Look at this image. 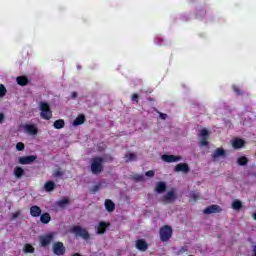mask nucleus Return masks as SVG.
<instances>
[{
  "instance_id": "f257e3e1",
  "label": "nucleus",
  "mask_w": 256,
  "mask_h": 256,
  "mask_svg": "<svg viewBox=\"0 0 256 256\" xmlns=\"http://www.w3.org/2000/svg\"><path fill=\"white\" fill-rule=\"evenodd\" d=\"M104 159L103 157H93L91 160V171L93 175H99L104 171Z\"/></svg>"
},
{
  "instance_id": "f03ea898",
  "label": "nucleus",
  "mask_w": 256,
  "mask_h": 256,
  "mask_svg": "<svg viewBox=\"0 0 256 256\" xmlns=\"http://www.w3.org/2000/svg\"><path fill=\"white\" fill-rule=\"evenodd\" d=\"M70 232H73L76 236H81L84 240H89L91 238L89 230L83 228V226H79V224H74V226L70 228Z\"/></svg>"
},
{
  "instance_id": "7ed1b4c3",
  "label": "nucleus",
  "mask_w": 256,
  "mask_h": 256,
  "mask_svg": "<svg viewBox=\"0 0 256 256\" xmlns=\"http://www.w3.org/2000/svg\"><path fill=\"white\" fill-rule=\"evenodd\" d=\"M159 234L160 240H162V242H167L168 240H170V238H172V226H170V224H164L163 226L160 227Z\"/></svg>"
},
{
  "instance_id": "20e7f679",
  "label": "nucleus",
  "mask_w": 256,
  "mask_h": 256,
  "mask_svg": "<svg viewBox=\"0 0 256 256\" xmlns=\"http://www.w3.org/2000/svg\"><path fill=\"white\" fill-rule=\"evenodd\" d=\"M40 110H41V117L42 119H51V117H53V112L52 109L49 105V103H47V101H41L40 103Z\"/></svg>"
},
{
  "instance_id": "39448f33",
  "label": "nucleus",
  "mask_w": 256,
  "mask_h": 256,
  "mask_svg": "<svg viewBox=\"0 0 256 256\" xmlns=\"http://www.w3.org/2000/svg\"><path fill=\"white\" fill-rule=\"evenodd\" d=\"M55 238L54 232H48L47 234H41L39 236L40 245L43 247L49 246Z\"/></svg>"
},
{
  "instance_id": "423d86ee",
  "label": "nucleus",
  "mask_w": 256,
  "mask_h": 256,
  "mask_svg": "<svg viewBox=\"0 0 256 256\" xmlns=\"http://www.w3.org/2000/svg\"><path fill=\"white\" fill-rule=\"evenodd\" d=\"M66 250H67V248H66L64 242H62V241L54 242L52 245V251L57 256H63L64 254H66Z\"/></svg>"
},
{
  "instance_id": "0eeeda50",
  "label": "nucleus",
  "mask_w": 256,
  "mask_h": 256,
  "mask_svg": "<svg viewBox=\"0 0 256 256\" xmlns=\"http://www.w3.org/2000/svg\"><path fill=\"white\" fill-rule=\"evenodd\" d=\"M162 203H175L177 201V193L174 190L168 191L161 199Z\"/></svg>"
},
{
  "instance_id": "6e6552de",
  "label": "nucleus",
  "mask_w": 256,
  "mask_h": 256,
  "mask_svg": "<svg viewBox=\"0 0 256 256\" xmlns=\"http://www.w3.org/2000/svg\"><path fill=\"white\" fill-rule=\"evenodd\" d=\"M200 135H201V139H200V145H202L203 147H207L209 145V131L208 129H201L200 130Z\"/></svg>"
},
{
  "instance_id": "1a4fd4ad",
  "label": "nucleus",
  "mask_w": 256,
  "mask_h": 256,
  "mask_svg": "<svg viewBox=\"0 0 256 256\" xmlns=\"http://www.w3.org/2000/svg\"><path fill=\"white\" fill-rule=\"evenodd\" d=\"M36 159L37 155H26L24 157H19V163H21V165H30L31 163H34Z\"/></svg>"
},
{
  "instance_id": "9d476101",
  "label": "nucleus",
  "mask_w": 256,
  "mask_h": 256,
  "mask_svg": "<svg viewBox=\"0 0 256 256\" xmlns=\"http://www.w3.org/2000/svg\"><path fill=\"white\" fill-rule=\"evenodd\" d=\"M111 227V222H105V220H100L97 226V233L98 234H105L107 229Z\"/></svg>"
},
{
  "instance_id": "9b49d317",
  "label": "nucleus",
  "mask_w": 256,
  "mask_h": 256,
  "mask_svg": "<svg viewBox=\"0 0 256 256\" xmlns=\"http://www.w3.org/2000/svg\"><path fill=\"white\" fill-rule=\"evenodd\" d=\"M174 171L176 173H189L190 172V167L188 165V163H178L175 168Z\"/></svg>"
},
{
  "instance_id": "f8f14e48",
  "label": "nucleus",
  "mask_w": 256,
  "mask_h": 256,
  "mask_svg": "<svg viewBox=\"0 0 256 256\" xmlns=\"http://www.w3.org/2000/svg\"><path fill=\"white\" fill-rule=\"evenodd\" d=\"M222 209L219 205H210V207H206L204 209L205 215H212L213 213H221Z\"/></svg>"
},
{
  "instance_id": "ddd939ff",
  "label": "nucleus",
  "mask_w": 256,
  "mask_h": 256,
  "mask_svg": "<svg viewBox=\"0 0 256 256\" xmlns=\"http://www.w3.org/2000/svg\"><path fill=\"white\" fill-rule=\"evenodd\" d=\"M135 246L138 248V250L142 251L148 250L149 248V244L144 238H138V240L135 242Z\"/></svg>"
},
{
  "instance_id": "4468645a",
  "label": "nucleus",
  "mask_w": 256,
  "mask_h": 256,
  "mask_svg": "<svg viewBox=\"0 0 256 256\" xmlns=\"http://www.w3.org/2000/svg\"><path fill=\"white\" fill-rule=\"evenodd\" d=\"M162 160L166 163H175L181 161V156L179 155H162Z\"/></svg>"
},
{
  "instance_id": "2eb2a0df",
  "label": "nucleus",
  "mask_w": 256,
  "mask_h": 256,
  "mask_svg": "<svg viewBox=\"0 0 256 256\" xmlns=\"http://www.w3.org/2000/svg\"><path fill=\"white\" fill-rule=\"evenodd\" d=\"M41 213V207H39L38 205H33L32 207H30L31 217H41Z\"/></svg>"
},
{
  "instance_id": "dca6fc26",
  "label": "nucleus",
  "mask_w": 256,
  "mask_h": 256,
  "mask_svg": "<svg viewBox=\"0 0 256 256\" xmlns=\"http://www.w3.org/2000/svg\"><path fill=\"white\" fill-rule=\"evenodd\" d=\"M25 131H27V133H30L31 135H37V133L39 132V129H37L36 125L33 124H26L24 126Z\"/></svg>"
},
{
  "instance_id": "f3484780",
  "label": "nucleus",
  "mask_w": 256,
  "mask_h": 256,
  "mask_svg": "<svg viewBox=\"0 0 256 256\" xmlns=\"http://www.w3.org/2000/svg\"><path fill=\"white\" fill-rule=\"evenodd\" d=\"M86 121V117L84 115V113H81L80 115H78L74 121H73V125L77 126V125H82L83 123H85Z\"/></svg>"
},
{
  "instance_id": "a211bd4d",
  "label": "nucleus",
  "mask_w": 256,
  "mask_h": 256,
  "mask_svg": "<svg viewBox=\"0 0 256 256\" xmlns=\"http://www.w3.org/2000/svg\"><path fill=\"white\" fill-rule=\"evenodd\" d=\"M105 208H106V211H108V213H113V211H115V203H113L111 199H106Z\"/></svg>"
},
{
  "instance_id": "6ab92c4d",
  "label": "nucleus",
  "mask_w": 256,
  "mask_h": 256,
  "mask_svg": "<svg viewBox=\"0 0 256 256\" xmlns=\"http://www.w3.org/2000/svg\"><path fill=\"white\" fill-rule=\"evenodd\" d=\"M51 221V215L50 213H41L40 215V222L43 224V225H48V223H50Z\"/></svg>"
},
{
  "instance_id": "aec40b11",
  "label": "nucleus",
  "mask_w": 256,
  "mask_h": 256,
  "mask_svg": "<svg viewBox=\"0 0 256 256\" xmlns=\"http://www.w3.org/2000/svg\"><path fill=\"white\" fill-rule=\"evenodd\" d=\"M44 189L48 193H51L52 191H54V189H56V183L54 181H47L44 185Z\"/></svg>"
},
{
  "instance_id": "412c9836",
  "label": "nucleus",
  "mask_w": 256,
  "mask_h": 256,
  "mask_svg": "<svg viewBox=\"0 0 256 256\" xmlns=\"http://www.w3.org/2000/svg\"><path fill=\"white\" fill-rule=\"evenodd\" d=\"M166 189H167V185L163 181H160L159 183H157V185L155 187V191L157 193H164L166 191Z\"/></svg>"
},
{
  "instance_id": "4be33fe9",
  "label": "nucleus",
  "mask_w": 256,
  "mask_h": 256,
  "mask_svg": "<svg viewBox=\"0 0 256 256\" xmlns=\"http://www.w3.org/2000/svg\"><path fill=\"white\" fill-rule=\"evenodd\" d=\"M225 153V149L218 147V149H216L214 153H212V158L218 159V157H222L223 155H225Z\"/></svg>"
},
{
  "instance_id": "5701e85b",
  "label": "nucleus",
  "mask_w": 256,
  "mask_h": 256,
  "mask_svg": "<svg viewBox=\"0 0 256 256\" xmlns=\"http://www.w3.org/2000/svg\"><path fill=\"white\" fill-rule=\"evenodd\" d=\"M234 149H241L245 145V141L243 139H234L232 143Z\"/></svg>"
},
{
  "instance_id": "b1692460",
  "label": "nucleus",
  "mask_w": 256,
  "mask_h": 256,
  "mask_svg": "<svg viewBox=\"0 0 256 256\" xmlns=\"http://www.w3.org/2000/svg\"><path fill=\"white\" fill-rule=\"evenodd\" d=\"M16 81H17L18 85H22V87H24V85H28V83H29L27 76H18L16 78Z\"/></svg>"
},
{
  "instance_id": "393cba45",
  "label": "nucleus",
  "mask_w": 256,
  "mask_h": 256,
  "mask_svg": "<svg viewBox=\"0 0 256 256\" xmlns=\"http://www.w3.org/2000/svg\"><path fill=\"white\" fill-rule=\"evenodd\" d=\"M53 126L55 127V129H63V127H65V120L64 119H56V121H54Z\"/></svg>"
},
{
  "instance_id": "a878e982",
  "label": "nucleus",
  "mask_w": 256,
  "mask_h": 256,
  "mask_svg": "<svg viewBox=\"0 0 256 256\" xmlns=\"http://www.w3.org/2000/svg\"><path fill=\"white\" fill-rule=\"evenodd\" d=\"M69 203H70L69 199L67 197H64L63 199L58 201L57 205L58 207H60V209H65V207H67Z\"/></svg>"
},
{
  "instance_id": "bb28decb",
  "label": "nucleus",
  "mask_w": 256,
  "mask_h": 256,
  "mask_svg": "<svg viewBox=\"0 0 256 256\" xmlns=\"http://www.w3.org/2000/svg\"><path fill=\"white\" fill-rule=\"evenodd\" d=\"M242 207V201H239L238 199H235V201H233L232 209H234V211H240Z\"/></svg>"
},
{
  "instance_id": "cd10ccee",
  "label": "nucleus",
  "mask_w": 256,
  "mask_h": 256,
  "mask_svg": "<svg viewBox=\"0 0 256 256\" xmlns=\"http://www.w3.org/2000/svg\"><path fill=\"white\" fill-rule=\"evenodd\" d=\"M23 250L25 253H33L35 252V246H33V244L27 243L24 244Z\"/></svg>"
},
{
  "instance_id": "c85d7f7f",
  "label": "nucleus",
  "mask_w": 256,
  "mask_h": 256,
  "mask_svg": "<svg viewBox=\"0 0 256 256\" xmlns=\"http://www.w3.org/2000/svg\"><path fill=\"white\" fill-rule=\"evenodd\" d=\"M24 173L25 172H24V169L22 167H15V169H14L15 177L20 179L21 177H23Z\"/></svg>"
},
{
  "instance_id": "c756f323",
  "label": "nucleus",
  "mask_w": 256,
  "mask_h": 256,
  "mask_svg": "<svg viewBox=\"0 0 256 256\" xmlns=\"http://www.w3.org/2000/svg\"><path fill=\"white\" fill-rule=\"evenodd\" d=\"M207 14V10L205 8H200L196 12V18L202 19Z\"/></svg>"
},
{
  "instance_id": "7c9ffc66",
  "label": "nucleus",
  "mask_w": 256,
  "mask_h": 256,
  "mask_svg": "<svg viewBox=\"0 0 256 256\" xmlns=\"http://www.w3.org/2000/svg\"><path fill=\"white\" fill-rule=\"evenodd\" d=\"M126 163H129L130 161H135L137 159V156L135 153H126Z\"/></svg>"
},
{
  "instance_id": "2f4dec72",
  "label": "nucleus",
  "mask_w": 256,
  "mask_h": 256,
  "mask_svg": "<svg viewBox=\"0 0 256 256\" xmlns=\"http://www.w3.org/2000/svg\"><path fill=\"white\" fill-rule=\"evenodd\" d=\"M249 162V159H247V157L243 156V157H239L237 159V163L241 166L247 165V163Z\"/></svg>"
},
{
  "instance_id": "473e14b6",
  "label": "nucleus",
  "mask_w": 256,
  "mask_h": 256,
  "mask_svg": "<svg viewBox=\"0 0 256 256\" xmlns=\"http://www.w3.org/2000/svg\"><path fill=\"white\" fill-rule=\"evenodd\" d=\"M102 159H104L103 163H105V161L106 162H112L114 157H112V155L106 154V155H103Z\"/></svg>"
},
{
  "instance_id": "72a5a7b5",
  "label": "nucleus",
  "mask_w": 256,
  "mask_h": 256,
  "mask_svg": "<svg viewBox=\"0 0 256 256\" xmlns=\"http://www.w3.org/2000/svg\"><path fill=\"white\" fill-rule=\"evenodd\" d=\"M101 187H102L101 183H99L98 185H94V187H92L90 189V192L91 193H97L98 191H100Z\"/></svg>"
},
{
  "instance_id": "f704fd0d",
  "label": "nucleus",
  "mask_w": 256,
  "mask_h": 256,
  "mask_svg": "<svg viewBox=\"0 0 256 256\" xmlns=\"http://www.w3.org/2000/svg\"><path fill=\"white\" fill-rule=\"evenodd\" d=\"M6 93H7V89L5 88L4 84H0V97H4Z\"/></svg>"
},
{
  "instance_id": "c9c22d12",
  "label": "nucleus",
  "mask_w": 256,
  "mask_h": 256,
  "mask_svg": "<svg viewBox=\"0 0 256 256\" xmlns=\"http://www.w3.org/2000/svg\"><path fill=\"white\" fill-rule=\"evenodd\" d=\"M16 149H17L18 151H24V149H25V144H24L22 141H20L19 143H17Z\"/></svg>"
},
{
  "instance_id": "e433bc0d",
  "label": "nucleus",
  "mask_w": 256,
  "mask_h": 256,
  "mask_svg": "<svg viewBox=\"0 0 256 256\" xmlns=\"http://www.w3.org/2000/svg\"><path fill=\"white\" fill-rule=\"evenodd\" d=\"M190 197H191V199H193V201H198V199H200V193L192 192L190 194Z\"/></svg>"
},
{
  "instance_id": "4c0bfd02",
  "label": "nucleus",
  "mask_w": 256,
  "mask_h": 256,
  "mask_svg": "<svg viewBox=\"0 0 256 256\" xmlns=\"http://www.w3.org/2000/svg\"><path fill=\"white\" fill-rule=\"evenodd\" d=\"M63 175H64V173H63V171H61V169H57L53 173V177H62Z\"/></svg>"
},
{
  "instance_id": "58836bf2",
  "label": "nucleus",
  "mask_w": 256,
  "mask_h": 256,
  "mask_svg": "<svg viewBox=\"0 0 256 256\" xmlns=\"http://www.w3.org/2000/svg\"><path fill=\"white\" fill-rule=\"evenodd\" d=\"M131 100L135 101L136 103H139V94L138 93H132Z\"/></svg>"
},
{
  "instance_id": "ea45409f",
  "label": "nucleus",
  "mask_w": 256,
  "mask_h": 256,
  "mask_svg": "<svg viewBox=\"0 0 256 256\" xmlns=\"http://www.w3.org/2000/svg\"><path fill=\"white\" fill-rule=\"evenodd\" d=\"M232 88H233V91H235V93L237 95H243L242 89L238 88V86H232Z\"/></svg>"
},
{
  "instance_id": "a19ab883",
  "label": "nucleus",
  "mask_w": 256,
  "mask_h": 256,
  "mask_svg": "<svg viewBox=\"0 0 256 256\" xmlns=\"http://www.w3.org/2000/svg\"><path fill=\"white\" fill-rule=\"evenodd\" d=\"M135 181H145L144 175H134Z\"/></svg>"
},
{
  "instance_id": "79ce46f5",
  "label": "nucleus",
  "mask_w": 256,
  "mask_h": 256,
  "mask_svg": "<svg viewBox=\"0 0 256 256\" xmlns=\"http://www.w3.org/2000/svg\"><path fill=\"white\" fill-rule=\"evenodd\" d=\"M146 177H155V172L152 170L146 171Z\"/></svg>"
},
{
  "instance_id": "37998d69",
  "label": "nucleus",
  "mask_w": 256,
  "mask_h": 256,
  "mask_svg": "<svg viewBox=\"0 0 256 256\" xmlns=\"http://www.w3.org/2000/svg\"><path fill=\"white\" fill-rule=\"evenodd\" d=\"M187 250V246H181L180 250L178 251V254H183V252H187Z\"/></svg>"
},
{
  "instance_id": "c03bdc74",
  "label": "nucleus",
  "mask_w": 256,
  "mask_h": 256,
  "mask_svg": "<svg viewBox=\"0 0 256 256\" xmlns=\"http://www.w3.org/2000/svg\"><path fill=\"white\" fill-rule=\"evenodd\" d=\"M252 256H256V244L252 247Z\"/></svg>"
},
{
  "instance_id": "a18cd8bd",
  "label": "nucleus",
  "mask_w": 256,
  "mask_h": 256,
  "mask_svg": "<svg viewBox=\"0 0 256 256\" xmlns=\"http://www.w3.org/2000/svg\"><path fill=\"white\" fill-rule=\"evenodd\" d=\"M4 119H5L4 113H0V123H3Z\"/></svg>"
},
{
  "instance_id": "49530a36",
  "label": "nucleus",
  "mask_w": 256,
  "mask_h": 256,
  "mask_svg": "<svg viewBox=\"0 0 256 256\" xmlns=\"http://www.w3.org/2000/svg\"><path fill=\"white\" fill-rule=\"evenodd\" d=\"M19 215H20V212L13 213L12 217H13V219H17V217H19Z\"/></svg>"
},
{
  "instance_id": "de8ad7c7",
  "label": "nucleus",
  "mask_w": 256,
  "mask_h": 256,
  "mask_svg": "<svg viewBox=\"0 0 256 256\" xmlns=\"http://www.w3.org/2000/svg\"><path fill=\"white\" fill-rule=\"evenodd\" d=\"M160 117H161L162 119H166L167 113H160Z\"/></svg>"
},
{
  "instance_id": "09e8293b",
  "label": "nucleus",
  "mask_w": 256,
  "mask_h": 256,
  "mask_svg": "<svg viewBox=\"0 0 256 256\" xmlns=\"http://www.w3.org/2000/svg\"><path fill=\"white\" fill-rule=\"evenodd\" d=\"M77 95H78L77 91H72V98L77 97Z\"/></svg>"
},
{
  "instance_id": "8fccbe9b",
  "label": "nucleus",
  "mask_w": 256,
  "mask_h": 256,
  "mask_svg": "<svg viewBox=\"0 0 256 256\" xmlns=\"http://www.w3.org/2000/svg\"><path fill=\"white\" fill-rule=\"evenodd\" d=\"M72 256H83V255L80 254L79 252H75L74 254H72Z\"/></svg>"
},
{
  "instance_id": "3c124183",
  "label": "nucleus",
  "mask_w": 256,
  "mask_h": 256,
  "mask_svg": "<svg viewBox=\"0 0 256 256\" xmlns=\"http://www.w3.org/2000/svg\"><path fill=\"white\" fill-rule=\"evenodd\" d=\"M149 101H154L153 97H148Z\"/></svg>"
},
{
  "instance_id": "603ef678",
  "label": "nucleus",
  "mask_w": 256,
  "mask_h": 256,
  "mask_svg": "<svg viewBox=\"0 0 256 256\" xmlns=\"http://www.w3.org/2000/svg\"><path fill=\"white\" fill-rule=\"evenodd\" d=\"M253 219L256 221V213L253 214Z\"/></svg>"
},
{
  "instance_id": "864d4df0",
  "label": "nucleus",
  "mask_w": 256,
  "mask_h": 256,
  "mask_svg": "<svg viewBox=\"0 0 256 256\" xmlns=\"http://www.w3.org/2000/svg\"><path fill=\"white\" fill-rule=\"evenodd\" d=\"M188 256H195L194 254H188Z\"/></svg>"
}]
</instances>
